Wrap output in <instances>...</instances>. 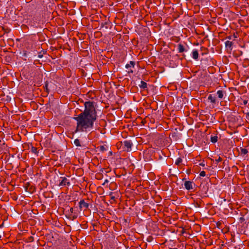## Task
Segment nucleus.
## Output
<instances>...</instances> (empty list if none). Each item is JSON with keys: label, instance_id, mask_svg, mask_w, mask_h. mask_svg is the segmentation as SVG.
Listing matches in <instances>:
<instances>
[{"label": "nucleus", "instance_id": "nucleus-2", "mask_svg": "<svg viewBox=\"0 0 249 249\" xmlns=\"http://www.w3.org/2000/svg\"><path fill=\"white\" fill-rule=\"evenodd\" d=\"M121 144L123 146L124 150L129 151L131 150L132 142L131 141L125 140L123 142H121Z\"/></svg>", "mask_w": 249, "mask_h": 249}, {"label": "nucleus", "instance_id": "nucleus-27", "mask_svg": "<svg viewBox=\"0 0 249 249\" xmlns=\"http://www.w3.org/2000/svg\"><path fill=\"white\" fill-rule=\"evenodd\" d=\"M70 213H73V211H74V209H73V208H70Z\"/></svg>", "mask_w": 249, "mask_h": 249}, {"label": "nucleus", "instance_id": "nucleus-11", "mask_svg": "<svg viewBox=\"0 0 249 249\" xmlns=\"http://www.w3.org/2000/svg\"><path fill=\"white\" fill-rule=\"evenodd\" d=\"M216 93L219 98L222 99L223 98L224 91L223 90H219L217 91Z\"/></svg>", "mask_w": 249, "mask_h": 249}, {"label": "nucleus", "instance_id": "nucleus-1", "mask_svg": "<svg viewBox=\"0 0 249 249\" xmlns=\"http://www.w3.org/2000/svg\"><path fill=\"white\" fill-rule=\"evenodd\" d=\"M94 104L93 102H85L84 111L74 118L77 122L76 132H87L93 128L94 122L97 118Z\"/></svg>", "mask_w": 249, "mask_h": 249}, {"label": "nucleus", "instance_id": "nucleus-16", "mask_svg": "<svg viewBox=\"0 0 249 249\" xmlns=\"http://www.w3.org/2000/svg\"><path fill=\"white\" fill-rule=\"evenodd\" d=\"M248 153V151L247 149L245 148H241L240 150V154L241 155H244L247 154Z\"/></svg>", "mask_w": 249, "mask_h": 249}, {"label": "nucleus", "instance_id": "nucleus-15", "mask_svg": "<svg viewBox=\"0 0 249 249\" xmlns=\"http://www.w3.org/2000/svg\"><path fill=\"white\" fill-rule=\"evenodd\" d=\"M178 51L179 53H182L185 51L184 46L182 44H179L178 45Z\"/></svg>", "mask_w": 249, "mask_h": 249}, {"label": "nucleus", "instance_id": "nucleus-29", "mask_svg": "<svg viewBox=\"0 0 249 249\" xmlns=\"http://www.w3.org/2000/svg\"><path fill=\"white\" fill-rule=\"evenodd\" d=\"M246 118L249 120V113L246 114Z\"/></svg>", "mask_w": 249, "mask_h": 249}, {"label": "nucleus", "instance_id": "nucleus-22", "mask_svg": "<svg viewBox=\"0 0 249 249\" xmlns=\"http://www.w3.org/2000/svg\"><path fill=\"white\" fill-rule=\"evenodd\" d=\"M221 161H222V158L221 157H219V158L215 160V161L217 163H218V162H220Z\"/></svg>", "mask_w": 249, "mask_h": 249}, {"label": "nucleus", "instance_id": "nucleus-13", "mask_svg": "<svg viewBox=\"0 0 249 249\" xmlns=\"http://www.w3.org/2000/svg\"><path fill=\"white\" fill-rule=\"evenodd\" d=\"M218 137L216 135H211V142L213 143H215L217 141Z\"/></svg>", "mask_w": 249, "mask_h": 249}, {"label": "nucleus", "instance_id": "nucleus-20", "mask_svg": "<svg viewBox=\"0 0 249 249\" xmlns=\"http://www.w3.org/2000/svg\"><path fill=\"white\" fill-rule=\"evenodd\" d=\"M31 151L35 154H37V150L36 147H35L34 146H32L31 148Z\"/></svg>", "mask_w": 249, "mask_h": 249}, {"label": "nucleus", "instance_id": "nucleus-14", "mask_svg": "<svg viewBox=\"0 0 249 249\" xmlns=\"http://www.w3.org/2000/svg\"><path fill=\"white\" fill-rule=\"evenodd\" d=\"M31 26L37 28L38 26V23L36 22L34 19L30 21L29 24Z\"/></svg>", "mask_w": 249, "mask_h": 249}, {"label": "nucleus", "instance_id": "nucleus-23", "mask_svg": "<svg viewBox=\"0 0 249 249\" xmlns=\"http://www.w3.org/2000/svg\"><path fill=\"white\" fill-rule=\"evenodd\" d=\"M100 149L102 151H104L105 150H106V148L103 145H102V146H100Z\"/></svg>", "mask_w": 249, "mask_h": 249}, {"label": "nucleus", "instance_id": "nucleus-12", "mask_svg": "<svg viewBox=\"0 0 249 249\" xmlns=\"http://www.w3.org/2000/svg\"><path fill=\"white\" fill-rule=\"evenodd\" d=\"M147 83L143 81H141L139 87L142 89H145L147 88Z\"/></svg>", "mask_w": 249, "mask_h": 249}, {"label": "nucleus", "instance_id": "nucleus-25", "mask_svg": "<svg viewBox=\"0 0 249 249\" xmlns=\"http://www.w3.org/2000/svg\"><path fill=\"white\" fill-rule=\"evenodd\" d=\"M108 182V179H106L105 181H104V182L102 184L103 185H105V184L107 183Z\"/></svg>", "mask_w": 249, "mask_h": 249}, {"label": "nucleus", "instance_id": "nucleus-21", "mask_svg": "<svg viewBox=\"0 0 249 249\" xmlns=\"http://www.w3.org/2000/svg\"><path fill=\"white\" fill-rule=\"evenodd\" d=\"M199 175L201 177H204L206 175V173L205 171H202L200 172Z\"/></svg>", "mask_w": 249, "mask_h": 249}, {"label": "nucleus", "instance_id": "nucleus-17", "mask_svg": "<svg viewBox=\"0 0 249 249\" xmlns=\"http://www.w3.org/2000/svg\"><path fill=\"white\" fill-rule=\"evenodd\" d=\"M73 143L76 146H81V144H80V142L79 140L78 139H75L74 140Z\"/></svg>", "mask_w": 249, "mask_h": 249}, {"label": "nucleus", "instance_id": "nucleus-3", "mask_svg": "<svg viewBox=\"0 0 249 249\" xmlns=\"http://www.w3.org/2000/svg\"><path fill=\"white\" fill-rule=\"evenodd\" d=\"M135 62L131 61L129 63L126 64L125 68L127 69V71L128 74L133 73L134 72L133 69L135 68Z\"/></svg>", "mask_w": 249, "mask_h": 249}, {"label": "nucleus", "instance_id": "nucleus-9", "mask_svg": "<svg viewBox=\"0 0 249 249\" xmlns=\"http://www.w3.org/2000/svg\"><path fill=\"white\" fill-rule=\"evenodd\" d=\"M233 43L231 41H226L225 42V46L227 48L229 49L231 51L232 50V46Z\"/></svg>", "mask_w": 249, "mask_h": 249}, {"label": "nucleus", "instance_id": "nucleus-18", "mask_svg": "<svg viewBox=\"0 0 249 249\" xmlns=\"http://www.w3.org/2000/svg\"><path fill=\"white\" fill-rule=\"evenodd\" d=\"M182 161V160L181 158H178L176 161H175V164L177 165H178Z\"/></svg>", "mask_w": 249, "mask_h": 249}, {"label": "nucleus", "instance_id": "nucleus-30", "mask_svg": "<svg viewBox=\"0 0 249 249\" xmlns=\"http://www.w3.org/2000/svg\"><path fill=\"white\" fill-rule=\"evenodd\" d=\"M45 87H46V89H47H47H47L48 84H45Z\"/></svg>", "mask_w": 249, "mask_h": 249}, {"label": "nucleus", "instance_id": "nucleus-7", "mask_svg": "<svg viewBox=\"0 0 249 249\" xmlns=\"http://www.w3.org/2000/svg\"><path fill=\"white\" fill-rule=\"evenodd\" d=\"M110 22L109 21H106L105 22H102L101 23V27L104 28L105 27L106 29H108L110 26Z\"/></svg>", "mask_w": 249, "mask_h": 249}, {"label": "nucleus", "instance_id": "nucleus-8", "mask_svg": "<svg viewBox=\"0 0 249 249\" xmlns=\"http://www.w3.org/2000/svg\"><path fill=\"white\" fill-rule=\"evenodd\" d=\"M192 57L195 59L197 60L198 57V53L196 50H193L192 52Z\"/></svg>", "mask_w": 249, "mask_h": 249}, {"label": "nucleus", "instance_id": "nucleus-26", "mask_svg": "<svg viewBox=\"0 0 249 249\" xmlns=\"http://www.w3.org/2000/svg\"><path fill=\"white\" fill-rule=\"evenodd\" d=\"M42 56L43 55L41 53H39L38 55V57L41 58L42 57Z\"/></svg>", "mask_w": 249, "mask_h": 249}, {"label": "nucleus", "instance_id": "nucleus-24", "mask_svg": "<svg viewBox=\"0 0 249 249\" xmlns=\"http://www.w3.org/2000/svg\"><path fill=\"white\" fill-rule=\"evenodd\" d=\"M101 176V174H99V173L96 174V178L97 179H100Z\"/></svg>", "mask_w": 249, "mask_h": 249}, {"label": "nucleus", "instance_id": "nucleus-6", "mask_svg": "<svg viewBox=\"0 0 249 249\" xmlns=\"http://www.w3.org/2000/svg\"><path fill=\"white\" fill-rule=\"evenodd\" d=\"M79 207L80 209L84 208L85 209H87L89 207V204L86 203L84 199L81 200L79 202Z\"/></svg>", "mask_w": 249, "mask_h": 249}, {"label": "nucleus", "instance_id": "nucleus-28", "mask_svg": "<svg viewBox=\"0 0 249 249\" xmlns=\"http://www.w3.org/2000/svg\"><path fill=\"white\" fill-rule=\"evenodd\" d=\"M248 103V101L247 100H244L243 101V104L244 105H246Z\"/></svg>", "mask_w": 249, "mask_h": 249}, {"label": "nucleus", "instance_id": "nucleus-19", "mask_svg": "<svg viewBox=\"0 0 249 249\" xmlns=\"http://www.w3.org/2000/svg\"><path fill=\"white\" fill-rule=\"evenodd\" d=\"M201 201L200 199L199 200H197L196 202H195V205L196 206L198 207H200L201 206Z\"/></svg>", "mask_w": 249, "mask_h": 249}, {"label": "nucleus", "instance_id": "nucleus-5", "mask_svg": "<svg viewBox=\"0 0 249 249\" xmlns=\"http://www.w3.org/2000/svg\"><path fill=\"white\" fill-rule=\"evenodd\" d=\"M61 181L59 184V186H70L71 185L70 182L66 177H61Z\"/></svg>", "mask_w": 249, "mask_h": 249}, {"label": "nucleus", "instance_id": "nucleus-10", "mask_svg": "<svg viewBox=\"0 0 249 249\" xmlns=\"http://www.w3.org/2000/svg\"><path fill=\"white\" fill-rule=\"evenodd\" d=\"M208 99L212 103L215 104L216 102L215 97L214 96H213L212 94H210L209 95Z\"/></svg>", "mask_w": 249, "mask_h": 249}, {"label": "nucleus", "instance_id": "nucleus-4", "mask_svg": "<svg viewBox=\"0 0 249 249\" xmlns=\"http://www.w3.org/2000/svg\"><path fill=\"white\" fill-rule=\"evenodd\" d=\"M195 184L191 181H185L184 182V186L186 190H190L193 189Z\"/></svg>", "mask_w": 249, "mask_h": 249}]
</instances>
